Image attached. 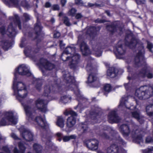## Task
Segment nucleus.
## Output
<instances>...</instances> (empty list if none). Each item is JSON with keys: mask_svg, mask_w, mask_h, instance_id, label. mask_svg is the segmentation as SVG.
Segmentation results:
<instances>
[{"mask_svg": "<svg viewBox=\"0 0 153 153\" xmlns=\"http://www.w3.org/2000/svg\"><path fill=\"white\" fill-rule=\"evenodd\" d=\"M77 43L79 45L81 51L84 55H87L90 53V51L82 36L78 37Z\"/></svg>", "mask_w": 153, "mask_h": 153, "instance_id": "nucleus-12", "label": "nucleus"}, {"mask_svg": "<svg viewBox=\"0 0 153 153\" xmlns=\"http://www.w3.org/2000/svg\"><path fill=\"white\" fill-rule=\"evenodd\" d=\"M67 1L66 0H61V3L62 7L65 6V3H66Z\"/></svg>", "mask_w": 153, "mask_h": 153, "instance_id": "nucleus-63", "label": "nucleus"}, {"mask_svg": "<svg viewBox=\"0 0 153 153\" xmlns=\"http://www.w3.org/2000/svg\"><path fill=\"white\" fill-rule=\"evenodd\" d=\"M83 15L80 13L76 14L75 18L77 19H80L83 17Z\"/></svg>", "mask_w": 153, "mask_h": 153, "instance_id": "nucleus-54", "label": "nucleus"}, {"mask_svg": "<svg viewBox=\"0 0 153 153\" xmlns=\"http://www.w3.org/2000/svg\"><path fill=\"white\" fill-rule=\"evenodd\" d=\"M65 81L67 83V85L68 87V89L72 90L71 88L76 87V86L74 84L75 80L72 76H71L69 73H67L63 76Z\"/></svg>", "mask_w": 153, "mask_h": 153, "instance_id": "nucleus-16", "label": "nucleus"}, {"mask_svg": "<svg viewBox=\"0 0 153 153\" xmlns=\"http://www.w3.org/2000/svg\"><path fill=\"white\" fill-rule=\"evenodd\" d=\"M19 146L21 151V152L22 153H24L26 149V148L24 146L23 144L20 142L19 143Z\"/></svg>", "mask_w": 153, "mask_h": 153, "instance_id": "nucleus-48", "label": "nucleus"}, {"mask_svg": "<svg viewBox=\"0 0 153 153\" xmlns=\"http://www.w3.org/2000/svg\"><path fill=\"white\" fill-rule=\"evenodd\" d=\"M153 95V88L149 86H143L136 90L134 98L145 100L149 98Z\"/></svg>", "mask_w": 153, "mask_h": 153, "instance_id": "nucleus-5", "label": "nucleus"}, {"mask_svg": "<svg viewBox=\"0 0 153 153\" xmlns=\"http://www.w3.org/2000/svg\"><path fill=\"white\" fill-rule=\"evenodd\" d=\"M52 9L54 10H59L60 9V7L58 5L54 4L52 6Z\"/></svg>", "mask_w": 153, "mask_h": 153, "instance_id": "nucleus-53", "label": "nucleus"}, {"mask_svg": "<svg viewBox=\"0 0 153 153\" xmlns=\"http://www.w3.org/2000/svg\"><path fill=\"white\" fill-rule=\"evenodd\" d=\"M16 71L14 74L15 77L13 89L14 95L16 96V98L20 101V99H22L26 97L27 92L24 84L21 82H17V73L18 72L20 75H25L27 76H30L31 73L29 69L24 65H22L19 66L18 68L16 69Z\"/></svg>", "mask_w": 153, "mask_h": 153, "instance_id": "nucleus-1", "label": "nucleus"}, {"mask_svg": "<svg viewBox=\"0 0 153 153\" xmlns=\"http://www.w3.org/2000/svg\"><path fill=\"white\" fill-rule=\"evenodd\" d=\"M114 53L117 58H122L121 56L124 55L126 53V48L125 45L123 44L122 41L119 42L116 45L114 50Z\"/></svg>", "mask_w": 153, "mask_h": 153, "instance_id": "nucleus-11", "label": "nucleus"}, {"mask_svg": "<svg viewBox=\"0 0 153 153\" xmlns=\"http://www.w3.org/2000/svg\"><path fill=\"white\" fill-rule=\"evenodd\" d=\"M108 118V121L111 123H118L120 120V117L118 116L114 111H112L109 113Z\"/></svg>", "mask_w": 153, "mask_h": 153, "instance_id": "nucleus-19", "label": "nucleus"}, {"mask_svg": "<svg viewBox=\"0 0 153 153\" xmlns=\"http://www.w3.org/2000/svg\"><path fill=\"white\" fill-rule=\"evenodd\" d=\"M51 6V4L49 2L46 3L45 4V7H49Z\"/></svg>", "mask_w": 153, "mask_h": 153, "instance_id": "nucleus-64", "label": "nucleus"}, {"mask_svg": "<svg viewBox=\"0 0 153 153\" xmlns=\"http://www.w3.org/2000/svg\"><path fill=\"white\" fill-rule=\"evenodd\" d=\"M67 54L64 52L62 54L61 58L63 61H65L70 59V57L67 56Z\"/></svg>", "mask_w": 153, "mask_h": 153, "instance_id": "nucleus-46", "label": "nucleus"}, {"mask_svg": "<svg viewBox=\"0 0 153 153\" xmlns=\"http://www.w3.org/2000/svg\"><path fill=\"white\" fill-rule=\"evenodd\" d=\"M40 63L47 70H51L53 69L55 67V66L53 64L43 58L40 59Z\"/></svg>", "mask_w": 153, "mask_h": 153, "instance_id": "nucleus-20", "label": "nucleus"}, {"mask_svg": "<svg viewBox=\"0 0 153 153\" xmlns=\"http://www.w3.org/2000/svg\"><path fill=\"white\" fill-rule=\"evenodd\" d=\"M151 71L150 67L146 65L142 68L136 72V75L137 77H147L149 79H151L153 77V73L151 72Z\"/></svg>", "mask_w": 153, "mask_h": 153, "instance_id": "nucleus-10", "label": "nucleus"}, {"mask_svg": "<svg viewBox=\"0 0 153 153\" xmlns=\"http://www.w3.org/2000/svg\"><path fill=\"white\" fill-rule=\"evenodd\" d=\"M153 48V44L150 42H148L147 48L150 52H152V49Z\"/></svg>", "mask_w": 153, "mask_h": 153, "instance_id": "nucleus-52", "label": "nucleus"}, {"mask_svg": "<svg viewBox=\"0 0 153 153\" xmlns=\"http://www.w3.org/2000/svg\"><path fill=\"white\" fill-rule=\"evenodd\" d=\"M135 1L138 4H145L146 2L145 0H135Z\"/></svg>", "mask_w": 153, "mask_h": 153, "instance_id": "nucleus-56", "label": "nucleus"}, {"mask_svg": "<svg viewBox=\"0 0 153 153\" xmlns=\"http://www.w3.org/2000/svg\"><path fill=\"white\" fill-rule=\"evenodd\" d=\"M93 49L94 52V54L96 56L99 57L101 56L102 50L101 45L100 44L98 43L96 45H94Z\"/></svg>", "mask_w": 153, "mask_h": 153, "instance_id": "nucleus-25", "label": "nucleus"}, {"mask_svg": "<svg viewBox=\"0 0 153 153\" xmlns=\"http://www.w3.org/2000/svg\"><path fill=\"white\" fill-rule=\"evenodd\" d=\"M75 3L76 4L80 6H83V3L82 0H75Z\"/></svg>", "mask_w": 153, "mask_h": 153, "instance_id": "nucleus-55", "label": "nucleus"}, {"mask_svg": "<svg viewBox=\"0 0 153 153\" xmlns=\"http://www.w3.org/2000/svg\"><path fill=\"white\" fill-rule=\"evenodd\" d=\"M124 85L126 90H128L130 87L131 85L129 83L125 84Z\"/></svg>", "mask_w": 153, "mask_h": 153, "instance_id": "nucleus-60", "label": "nucleus"}, {"mask_svg": "<svg viewBox=\"0 0 153 153\" xmlns=\"http://www.w3.org/2000/svg\"><path fill=\"white\" fill-rule=\"evenodd\" d=\"M0 44L4 50H7L10 46V44L7 40H3L0 42Z\"/></svg>", "mask_w": 153, "mask_h": 153, "instance_id": "nucleus-33", "label": "nucleus"}, {"mask_svg": "<svg viewBox=\"0 0 153 153\" xmlns=\"http://www.w3.org/2000/svg\"><path fill=\"white\" fill-rule=\"evenodd\" d=\"M43 81L39 78L33 77L32 79V83L35 86V88L37 91H39L41 89Z\"/></svg>", "mask_w": 153, "mask_h": 153, "instance_id": "nucleus-22", "label": "nucleus"}, {"mask_svg": "<svg viewBox=\"0 0 153 153\" xmlns=\"http://www.w3.org/2000/svg\"><path fill=\"white\" fill-rule=\"evenodd\" d=\"M78 94H77V96L78 97H79V101L80 102H82V103L84 102H85L87 101V100L85 98L83 97L82 96H81L79 92V91H78Z\"/></svg>", "mask_w": 153, "mask_h": 153, "instance_id": "nucleus-47", "label": "nucleus"}, {"mask_svg": "<svg viewBox=\"0 0 153 153\" xmlns=\"http://www.w3.org/2000/svg\"><path fill=\"white\" fill-rule=\"evenodd\" d=\"M65 45L63 43L62 41L61 40L59 41V46L61 48H64Z\"/></svg>", "mask_w": 153, "mask_h": 153, "instance_id": "nucleus-59", "label": "nucleus"}, {"mask_svg": "<svg viewBox=\"0 0 153 153\" xmlns=\"http://www.w3.org/2000/svg\"><path fill=\"white\" fill-rule=\"evenodd\" d=\"M86 33L88 34L92 39H93L96 35V28L94 27H91L88 28L87 29Z\"/></svg>", "mask_w": 153, "mask_h": 153, "instance_id": "nucleus-28", "label": "nucleus"}, {"mask_svg": "<svg viewBox=\"0 0 153 153\" xmlns=\"http://www.w3.org/2000/svg\"><path fill=\"white\" fill-rule=\"evenodd\" d=\"M97 79V77L94 74H91L88 77L87 82L89 83H92L95 81Z\"/></svg>", "mask_w": 153, "mask_h": 153, "instance_id": "nucleus-35", "label": "nucleus"}, {"mask_svg": "<svg viewBox=\"0 0 153 153\" xmlns=\"http://www.w3.org/2000/svg\"><path fill=\"white\" fill-rule=\"evenodd\" d=\"M147 114L150 117H153V105H150L146 107Z\"/></svg>", "mask_w": 153, "mask_h": 153, "instance_id": "nucleus-32", "label": "nucleus"}, {"mask_svg": "<svg viewBox=\"0 0 153 153\" xmlns=\"http://www.w3.org/2000/svg\"><path fill=\"white\" fill-rule=\"evenodd\" d=\"M70 60L71 67L74 68L80 62V56L78 53H74L70 57Z\"/></svg>", "mask_w": 153, "mask_h": 153, "instance_id": "nucleus-18", "label": "nucleus"}, {"mask_svg": "<svg viewBox=\"0 0 153 153\" xmlns=\"http://www.w3.org/2000/svg\"><path fill=\"white\" fill-rule=\"evenodd\" d=\"M99 142L95 138L86 140L84 142V145L90 150L95 151L98 148Z\"/></svg>", "mask_w": 153, "mask_h": 153, "instance_id": "nucleus-13", "label": "nucleus"}, {"mask_svg": "<svg viewBox=\"0 0 153 153\" xmlns=\"http://www.w3.org/2000/svg\"><path fill=\"white\" fill-rule=\"evenodd\" d=\"M76 138V136L74 135H71L67 136H65L63 137L62 139L64 142H66L69 141L71 139H75Z\"/></svg>", "mask_w": 153, "mask_h": 153, "instance_id": "nucleus-41", "label": "nucleus"}, {"mask_svg": "<svg viewBox=\"0 0 153 153\" xmlns=\"http://www.w3.org/2000/svg\"><path fill=\"white\" fill-rule=\"evenodd\" d=\"M128 98L127 97L122 98L120 101V103L119 105V108H121V107H126V103L127 102Z\"/></svg>", "mask_w": 153, "mask_h": 153, "instance_id": "nucleus-37", "label": "nucleus"}, {"mask_svg": "<svg viewBox=\"0 0 153 153\" xmlns=\"http://www.w3.org/2000/svg\"><path fill=\"white\" fill-rule=\"evenodd\" d=\"M53 83L52 81H48L44 87L43 95L48 97V99H46L44 100L42 99H39L36 102V106L41 112L45 113L48 111L45 105L49 101L51 100V97L49 95L53 89V86L52 85Z\"/></svg>", "mask_w": 153, "mask_h": 153, "instance_id": "nucleus-4", "label": "nucleus"}, {"mask_svg": "<svg viewBox=\"0 0 153 153\" xmlns=\"http://www.w3.org/2000/svg\"><path fill=\"white\" fill-rule=\"evenodd\" d=\"M131 114L132 117L136 119L140 124L143 123L144 122V117L141 115L139 111H134L131 113Z\"/></svg>", "mask_w": 153, "mask_h": 153, "instance_id": "nucleus-21", "label": "nucleus"}, {"mask_svg": "<svg viewBox=\"0 0 153 153\" xmlns=\"http://www.w3.org/2000/svg\"><path fill=\"white\" fill-rule=\"evenodd\" d=\"M39 49H36L35 50H32V48L30 46H28L25 48L24 51L25 55L30 57H33L34 54L37 53L39 51Z\"/></svg>", "mask_w": 153, "mask_h": 153, "instance_id": "nucleus-26", "label": "nucleus"}, {"mask_svg": "<svg viewBox=\"0 0 153 153\" xmlns=\"http://www.w3.org/2000/svg\"><path fill=\"white\" fill-rule=\"evenodd\" d=\"M131 127V134L134 142L141 145L143 143L142 134L143 132L139 129L138 127L134 123L128 124H123L120 127V130L121 133L124 136L128 135L130 130L129 127Z\"/></svg>", "mask_w": 153, "mask_h": 153, "instance_id": "nucleus-2", "label": "nucleus"}, {"mask_svg": "<svg viewBox=\"0 0 153 153\" xmlns=\"http://www.w3.org/2000/svg\"><path fill=\"white\" fill-rule=\"evenodd\" d=\"M20 132L21 136L24 139L28 141L33 140V134L29 129L25 128L21 129Z\"/></svg>", "mask_w": 153, "mask_h": 153, "instance_id": "nucleus-15", "label": "nucleus"}, {"mask_svg": "<svg viewBox=\"0 0 153 153\" xmlns=\"http://www.w3.org/2000/svg\"><path fill=\"white\" fill-rule=\"evenodd\" d=\"M97 153H104L101 151H98ZM106 153H126V152L124 149L119 148L117 145L113 144L107 149Z\"/></svg>", "mask_w": 153, "mask_h": 153, "instance_id": "nucleus-14", "label": "nucleus"}, {"mask_svg": "<svg viewBox=\"0 0 153 153\" xmlns=\"http://www.w3.org/2000/svg\"><path fill=\"white\" fill-rule=\"evenodd\" d=\"M11 3L16 6H22L24 7H28L29 5L24 0H9Z\"/></svg>", "mask_w": 153, "mask_h": 153, "instance_id": "nucleus-23", "label": "nucleus"}, {"mask_svg": "<svg viewBox=\"0 0 153 153\" xmlns=\"http://www.w3.org/2000/svg\"><path fill=\"white\" fill-rule=\"evenodd\" d=\"M19 146L21 151V152L22 153H24L26 149V148L24 146L23 144L20 142L19 143Z\"/></svg>", "mask_w": 153, "mask_h": 153, "instance_id": "nucleus-49", "label": "nucleus"}, {"mask_svg": "<svg viewBox=\"0 0 153 153\" xmlns=\"http://www.w3.org/2000/svg\"><path fill=\"white\" fill-rule=\"evenodd\" d=\"M108 131H109L111 134H114L115 137H114V139L116 140V143H119L123 146L126 144V143L120 138L117 132L111 128H105L104 129V130H101L99 133H98V134L102 138L108 139H109V136L107 133Z\"/></svg>", "mask_w": 153, "mask_h": 153, "instance_id": "nucleus-7", "label": "nucleus"}, {"mask_svg": "<svg viewBox=\"0 0 153 153\" xmlns=\"http://www.w3.org/2000/svg\"><path fill=\"white\" fill-rule=\"evenodd\" d=\"M125 40L126 45L130 48H134L136 47L138 48L139 51L135 59V64L136 66H140L143 61L142 53L144 52L143 44L139 39L134 38L131 34L126 36Z\"/></svg>", "mask_w": 153, "mask_h": 153, "instance_id": "nucleus-3", "label": "nucleus"}, {"mask_svg": "<svg viewBox=\"0 0 153 153\" xmlns=\"http://www.w3.org/2000/svg\"><path fill=\"white\" fill-rule=\"evenodd\" d=\"M3 150L7 153H10V151L8 148L6 147H3Z\"/></svg>", "mask_w": 153, "mask_h": 153, "instance_id": "nucleus-62", "label": "nucleus"}, {"mask_svg": "<svg viewBox=\"0 0 153 153\" xmlns=\"http://www.w3.org/2000/svg\"><path fill=\"white\" fill-rule=\"evenodd\" d=\"M0 32L2 34H4L5 33L10 37H14L16 34V32L15 29L13 27L12 23H11L8 26V27L6 32L5 31L4 27L2 26L0 27Z\"/></svg>", "mask_w": 153, "mask_h": 153, "instance_id": "nucleus-17", "label": "nucleus"}, {"mask_svg": "<svg viewBox=\"0 0 153 153\" xmlns=\"http://www.w3.org/2000/svg\"><path fill=\"white\" fill-rule=\"evenodd\" d=\"M34 150L36 153H42V148L40 145L35 143L33 145Z\"/></svg>", "mask_w": 153, "mask_h": 153, "instance_id": "nucleus-36", "label": "nucleus"}, {"mask_svg": "<svg viewBox=\"0 0 153 153\" xmlns=\"http://www.w3.org/2000/svg\"><path fill=\"white\" fill-rule=\"evenodd\" d=\"M78 129L82 132H85L88 129V127L86 124L82 123L80 124L78 127Z\"/></svg>", "mask_w": 153, "mask_h": 153, "instance_id": "nucleus-40", "label": "nucleus"}, {"mask_svg": "<svg viewBox=\"0 0 153 153\" xmlns=\"http://www.w3.org/2000/svg\"><path fill=\"white\" fill-rule=\"evenodd\" d=\"M12 112H8L5 114V118H3L0 121V125L5 126L9 124H15L17 122V119L13 116Z\"/></svg>", "mask_w": 153, "mask_h": 153, "instance_id": "nucleus-8", "label": "nucleus"}, {"mask_svg": "<svg viewBox=\"0 0 153 153\" xmlns=\"http://www.w3.org/2000/svg\"><path fill=\"white\" fill-rule=\"evenodd\" d=\"M143 153H153V147L145 150L143 151Z\"/></svg>", "mask_w": 153, "mask_h": 153, "instance_id": "nucleus-51", "label": "nucleus"}, {"mask_svg": "<svg viewBox=\"0 0 153 153\" xmlns=\"http://www.w3.org/2000/svg\"><path fill=\"white\" fill-rule=\"evenodd\" d=\"M63 21L64 23L66 26H69L71 25V24L69 22V19L68 17L64 16L63 18Z\"/></svg>", "mask_w": 153, "mask_h": 153, "instance_id": "nucleus-43", "label": "nucleus"}, {"mask_svg": "<svg viewBox=\"0 0 153 153\" xmlns=\"http://www.w3.org/2000/svg\"><path fill=\"white\" fill-rule=\"evenodd\" d=\"M91 115V118L93 120H96L98 119L99 120V119H100L101 117L102 113L101 112H94L93 114H92Z\"/></svg>", "mask_w": 153, "mask_h": 153, "instance_id": "nucleus-38", "label": "nucleus"}, {"mask_svg": "<svg viewBox=\"0 0 153 153\" xmlns=\"http://www.w3.org/2000/svg\"><path fill=\"white\" fill-rule=\"evenodd\" d=\"M106 28L108 30L112 33H113L119 30L121 31L122 28L119 27L117 23H114L111 25H108L106 27Z\"/></svg>", "mask_w": 153, "mask_h": 153, "instance_id": "nucleus-24", "label": "nucleus"}, {"mask_svg": "<svg viewBox=\"0 0 153 153\" xmlns=\"http://www.w3.org/2000/svg\"><path fill=\"white\" fill-rule=\"evenodd\" d=\"M60 36V33L59 32H56L54 34V38H58Z\"/></svg>", "mask_w": 153, "mask_h": 153, "instance_id": "nucleus-61", "label": "nucleus"}, {"mask_svg": "<svg viewBox=\"0 0 153 153\" xmlns=\"http://www.w3.org/2000/svg\"><path fill=\"white\" fill-rule=\"evenodd\" d=\"M87 63L86 67L87 71L89 72H94L96 71L95 67H93L91 65V61L90 60L87 61Z\"/></svg>", "mask_w": 153, "mask_h": 153, "instance_id": "nucleus-29", "label": "nucleus"}, {"mask_svg": "<svg viewBox=\"0 0 153 153\" xmlns=\"http://www.w3.org/2000/svg\"><path fill=\"white\" fill-rule=\"evenodd\" d=\"M10 18V19L13 21L14 23L16 25H18L20 29H21V22L19 19V18L17 15H14V18Z\"/></svg>", "mask_w": 153, "mask_h": 153, "instance_id": "nucleus-31", "label": "nucleus"}, {"mask_svg": "<svg viewBox=\"0 0 153 153\" xmlns=\"http://www.w3.org/2000/svg\"><path fill=\"white\" fill-rule=\"evenodd\" d=\"M42 29V27L40 23L39 22L37 21L34 26V30L37 36L39 35Z\"/></svg>", "mask_w": 153, "mask_h": 153, "instance_id": "nucleus-30", "label": "nucleus"}, {"mask_svg": "<svg viewBox=\"0 0 153 153\" xmlns=\"http://www.w3.org/2000/svg\"><path fill=\"white\" fill-rule=\"evenodd\" d=\"M23 19H25V21H27L30 19V17L28 14L24 13L23 14Z\"/></svg>", "mask_w": 153, "mask_h": 153, "instance_id": "nucleus-50", "label": "nucleus"}, {"mask_svg": "<svg viewBox=\"0 0 153 153\" xmlns=\"http://www.w3.org/2000/svg\"><path fill=\"white\" fill-rule=\"evenodd\" d=\"M65 119L61 117H57L56 125L61 128H63L64 126Z\"/></svg>", "mask_w": 153, "mask_h": 153, "instance_id": "nucleus-34", "label": "nucleus"}, {"mask_svg": "<svg viewBox=\"0 0 153 153\" xmlns=\"http://www.w3.org/2000/svg\"><path fill=\"white\" fill-rule=\"evenodd\" d=\"M64 114L66 116L71 115V116L69 117L67 119L66 126L68 128L73 127L76 123V118L75 117L77 116V113L72 110H66L64 112Z\"/></svg>", "mask_w": 153, "mask_h": 153, "instance_id": "nucleus-9", "label": "nucleus"}, {"mask_svg": "<svg viewBox=\"0 0 153 153\" xmlns=\"http://www.w3.org/2000/svg\"><path fill=\"white\" fill-rule=\"evenodd\" d=\"M104 90L106 92H109L112 89L111 85L109 84H106L104 86Z\"/></svg>", "mask_w": 153, "mask_h": 153, "instance_id": "nucleus-44", "label": "nucleus"}, {"mask_svg": "<svg viewBox=\"0 0 153 153\" xmlns=\"http://www.w3.org/2000/svg\"><path fill=\"white\" fill-rule=\"evenodd\" d=\"M70 100L71 98L70 97L64 96L61 97L60 101L62 103L65 104L67 103Z\"/></svg>", "mask_w": 153, "mask_h": 153, "instance_id": "nucleus-42", "label": "nucleus"}, {"mask_svg": "<svg viewBox=\"0 0 153 153\" xmlns=\"http://www.w3.org/2000/svg\"><path fill=\"white\" fill-rule=\"evenodd\" d=\"M76 12V9L75 8H73L69 10L68 12V14L69 15L72 16H74Z\"/></svg>", "mask_w": 153, "mask_h": 153, "instance_id": "nucleus-45", "label": "nucleus"}, {"mask_svg": "<svg viewBox=\"0 0 153 153\" xmlns=\"http://www.w3.org/2000/svg\"><path fill=\"white\" fill-rule=\"evenodd\" d=\"M75 51V48L74 47L70 46H68L65 50L64 52L66 54H72V53H73Z\"/></svg>", "mask_w": 153, "mask_h": 153, "instance_id": "nucleus-39", "label": "nucleus"}, {"mask_svg": "<svg viewBox=\"0 0 153 153\" xmlns=\"http://www.w3.org/2000/svg\"><path fill=\"white\" fill-rule=\"evenodd\" d=\"M26 114L28 117V120H35L38 125L41 128L43 129H47L48 128V125L44 119L42 118L40 116H37L34 119V117L33 116L32 110L31 107L28 105H26L24 106Z\"/></svg>", "mask_w": 153, "mask_h": 153, "instance_id": "nucleus-6", "label": "nucleus"}, {"mask_svg": "<svg viewBox=\"0 0 153 153\" xmlns=\"http://www.w3.org/2000/svg\"><path fill=\"white\" fill-rule=\"evenodd\" d=\"M105 22V20H102L99 19H97L95 20L96 23H102Z\"/></svg>", "mask_w": 153, "mask_h": 153, "instance_id": "nucleus-58", "label": "nucleus"}, {"mask_svg": "<svg viewBox=\"0 0 153 153\" xmlns=\"http://www.w3.org/2000/svg\"><path fill=\"white\" fill-rule=\"evenodd\" d=\"M11 136L15 140L19 139V137L16 136V135L14 133H12L11 134Z\"/></svg>", "mask_w": 153, "mask_h": 153, "instance_id": "nucleus-57", "label": "nucleus"}, {"mask_svg": "<svg viewBox=\"0 0 153 153\" xmlns=\"http://www.w3.org/2000/svg\"><path fill=\"white\" fill-rule=\"evenodd\" d=\"M118 73L117 69L114 67L110 68L107 70V76L111 78H114L117 75Z\"/></svg>", "mask_w": 153, "mask_h": 153, "instance_id": "nucleus-27", "label": "nucleus"}]
</instances>
